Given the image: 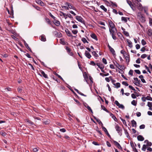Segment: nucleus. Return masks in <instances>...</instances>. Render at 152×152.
Here are the masks:
<instances>
[{"label": "nucleus", "instance_id": "obj_43", "mask_svg": "<svg viewBox=\"0 0 152 152\" xmlns=\"http://www.w3.org/2000/svg\"><path fill=\"white\" fill-rule=\"evenodd\" d=\"M74 100L75 101V102H76V103L77 104V105L79 106L81 104L78 101V100L77 99H74Z\"/></svg>", "mask_w": 152, "mask_h": 152}, {"label": "nucleus", "instance_id": "obj_49", "mask_svg": "<svg viewBox=\"0 0 152 152\" xmlns=\"http://www.w3.org/2000/svg\"><path fill=\"white\" fill-rule=\"evenodd\" d=\"M99 67L100 69H104V66L103 64H100Z\"/></svg>", "mask_w": 152, "mask_h": 152}, {"label": "nucleus", "instance_id": "obj_55", "mask_svg": "<svg viewBox=\"0 0 152 152\" xmlns=\"http://www.w3.org/2000/svg\"><path fill=\"white\" fill-rule=\"evenodd\" d=\"M124 33L127 37H128L129 36V33L127 31H124Z\"/></svg>", "mask_w": 152, "mask_h": 152}, {"label": "nucleus", "instance_id": "obj_46", "mask_svg": "<svg viewBox=\"0 0 152 152\" xmlns=\"http://www.w3.org/2000/svg\"><path fill=\"white\" fill-rule=\"evenodd\" d=\"M98 24H99L101 25H103V26H105V23L104 22H102L101 21H99L98 22Z\"/></svg>", "mask_w": 152, "mask_h": 152}, {"label": "nucleus", "instance_id": "obj_21", "mask_svg": "<svg viewBox=\"0 0 152 152\" xmlns=\"http://www.w3.org/2000/svg\"><path fill=\"white\" fill-rule=\"evenodd\" d=\"M121 19L122 21H124L125 22H127V19L129 20V18L122 17Z\"/></svg>", "mask_w": 152, "mask_h": 152}, {"label": "nucleus", "instance_id": "obj_63", "mask_svg": "<svg viewBox=\"0 0 152 152\" xmlns=\"http://www.w3.org/2000/svg\"><path fill=\"white\" fill-rule=\"evenodd\" d=\"M137 63L140 64V59L139 58H138L136 61Z\"/></svg>", "mask_w": 152, "mask_h": 152}, {"label": "nucleus", "instance_id": "obj_7", "mask_svg": "<svg viewBox=\"0 0 152 152\" xmlns=\"http://www.w3.org/2000/svg\"><path fill=\"white\" fill-rule=\"evenodd\" d=\"M115 32H113V31H111L110 32V34L112 36V37L114 40H116V37L115 36V34H116L117 32V31H115Z\"/></svg>", "mask_w": 152, "mask_h": 152}, {"label": "nucleus", "instance_id": "obj_60", "mask_svg": "<svg viewBox=\"0 0 152 152\" xmlns=\"http://www.w3.org/2000/svg\"><path fill=\"white\" fill-rule=\"evenodd\" d=\"M60 131L62 132H64L66 131V130L65 129L62 128L60 129Z\"/></svg>", "mask_w": 152, "mask_h": 152}, {"label": "nucleus", "instance_id": "obj_1", "mask_svg": "<svg viewBox=\"0 0 152 152\" xmlns=\"http://www.w3.org/2000/svg\"><path fill=\"white\" fill-rule=\"evenodd\" d=\"M108 23L109 27L110 28H109L110 32H111V31L115 32V31H117L116 28L115 27V24L111 20H109Z\"/></svg>", "mask_w": 152, "mask_h": 152}, {"label": "nucleus", "instance_id": "obj_47", "mask_svg": "<svg viewBox=\"0 0 152 152\" xmlns=\"http://www.w3.org/2000/svg\"><path fill=\"white\" fill-rule=\"evenodd\" d=\"M141 43L143 45H144L146 43L145 40L144 39H143L141 41Z\"/></svg>", "mask_w": 152, "mask_h": 152}, {"label": "nucleus", "instance_id": "obj_40", "mask_svg": "<svg viewBox=\"0 0 152 152\" xmlns=\"http://www.w3.org/2000/svg\"><path fill=\"white\" fill-rule=\"evenodd\" d=\"M101 108L102 109L106 111V112L108 113V110L105 108V107L101 105Z\"/></svg>", "mask_w": 152, "mask_h": 152}, {"label": "nucleus", "instance_id": "obj_24", "mask_svg": "<svg viewBox=\"0 0 152 152\" xmlns=\"http://www.w3.org/2000/svg\"><path fill=\"white\" fill-rule=\"evenodd\" d=\"M60 12V13L59 14L60 16H63L65 18V19H66V18H67V17H66V15L65 13L62 12Z\"/></svg>", "mask_w": 152, "mask_h": 152}, {"label": "nucleus", "instance_id": "obj_39", "mask_svg": "<svg viewBox=\"0 0 152 152\" xmlns=\"http://www.w3.org/2000/svg\"><path fill=\"white\" fill-rule=\"evenodd\" d=\"M143 7H142L141 6V4H140L139 5V6L138 7V9L140 11H142L143 10Z\"/></svg>", "mask_w": 152, "mask_h": 152}, {"label": "nucleus", "instance_id": "obj_4", "mask_svg": "<svg viewBox=\"0 0 152 152\" xmlns=\"http://www.w3.org/2000/svg\"><path fill=\"white\" fill-rule=\"evenodd\" d=\"M115 103L117 106L119 108L122 109H124V106L122 104H120V103L117 101H115Z\"/></svg>", "mask_w": 152, "mask_h": 152}, {"label": "nucleus", "instance_id": "obj_14", "mask_svg": "<svg viewBox=\"0 0 152 152\" xmlns=\"http://www.w3.org/2000/svg\"><path fill=\"white\" fill-rule=\"evenodd\" d=\"M114 65L119 69H120L119 67H121V65H120L116 61H113Z\"/></svg>", "mask_w": 152, "mask_h": 152}, {"label": "nucleus", "instance_id": "obj_62", "mask_svg": "<svg viewBox=\"0 0 152 152\" xmlns=\"http://www.w3.org/2000/svg\"><path fill=\"white\" fill-rule=\"evenodd\" d=\"M149 24L150 26H152V19L151 18H149Z\"/></svg>", "mask_w": 152, "mask_h": 152}, {"label": "nucleus", "instance_id": "obj_30", "mask_svg": "<svg viewBox=\"0 0 152 152\" xmlns=\"http://www.w3.org/2000/svg\"><path fill=\"white\" fill-rule=\"evenodd\" d=\"M113 85L115 86L117 88H118L120 87L121 84L120 83H114Z\"/></svg>", "mask_w": 152, "mask_h": 152}, {"label": "nucleus", "instance_id": "obj_19", "mask_svg": "<svg viewBox=\"0 0 152 152\" xmlns=\"http://www.w3.org/2000/svg\"><path fill=\"white\" fill-rule=\"evenodd\" d=\"M110 115L111 117L114 119V121L116 122H117L118 120L116 117L112 113H110Z\"/></svg>", "mask_w": 152, "mask_h": 152}, {"label": "nucleus", "instance_id": "obj_10", "mask_svg": "<svg viewBox=\"0 0 152 152\" xmlns=\"http://www.w3.org/2000/svg\"><path fill=\"white\" fill-rule=\"evenodd\" d=\"M137 139L138 141H143L144 140V137L142 135H139L137 136Z\"/></svg>", "mask_w": 152, "mask_h": 152}, {"label": "nucleus", "instance_id": "obj_31", "mask_svg": "<svg viewBox=\"0 0 152 152\" xmlns=\"http://www.w3.org/2000/svg\"><path fill=\"white\" fill-rule=\"evenodd\" d=\"M100 8L103 10L105 12H107V9L103 5L100 6Z\"/></svg>", "mask_w": 152, "mask_h": 152}, {"label": "nucleus", "instance_id": "obj_8", "mask_svg": "<svg viewBox=\"0 0 152 152\" xmlns=\"http://www.w3.org/2000/svg\"><path fill=\"white\" fill-rule=\"evenodd\" d=\"M85 56L89 59L91 57L90 53L87 50L85 51Z\"/></svg>", "mask_w": 152, "mask_h": 152}, {"label": "nucleus", "instance_id": "obj_34", "mask_svg": "<svg viewBox=\"0 0 152 152\" xmlns=\"http://www.w3.org/2000/svg\"><path fill=\"white\" fill-rule=\"evenodd\" d=\"M81 40L84 43H88V42L87 41L85 38H83L81 39Z\"/></svg>", "mask_w": 152, "mask_h": 152}, {"label": "nucleus", "instance_id": "obj_44", "mask_svg": "<svg viewBox=\"0 0 152 152\" xmlns=\"http://www.w3.org/2000/svg\"><path fill=\"white\" fill-rule=\"evenodd\" d=\"M146 99L148 100L152 101V98L149 96H147L146 97Z\"/></svg>", "mask_w": 152, "mask_h": 152}, {"label": "nucleus", "instance_id": "obj_59", "mask_svg": "<svg viewBox=\"0 0 152 152\" xmlns=\"http://www.w3.org/2000/svg\"><path fill=\"white\" fill-rule=\"evenodd\" d=\"M22 90V88L20 87H19L18 88V91L19 92H20Z\"/></svg>", "mask_w": 152, "mask_h": 152}, {"label": "nucleus", "instance_id": "obj_38", "mask_svg": "<svg viewBox=\"0 0 152 152\" xmlns=\"http://www.w3.org/2000/svg\"><path fill=\"white\" fill-rule=\"evenodd\" d=\"M85 107L87 109L90 111L92 113H93V111L91 108L88 105H87V106H85Z\"/></svg>", "mask_w": 152, "mask_h": 152}, {"label": "nucleus", "instance_id": "obj_42", "mask_svg": "<svg viewBox=\"0 0 152 152\" xmlns=\"http://www.w3.org/2000/svg\"><path fill=\"white\" fill-rule=\"evenodd\" d=\"M72 32L74 34H76L77 33L78 31L77 30L74 29L72 31Z\"/></svg>", "mask_w": 152, "mask_h": 152}, {"label": "nucleus", "instance_id": "obj_28", "mask_svg": "<svg viewBox=\"0 0 152 152\" xmlns=\"http://www.w3.org/2000/svg\"><path fill=\"white\" fill-rule=\"evenodd\" d=\"M127 3L129 4V5L130 6V7L133 9V5L132 4V2L131 1L127 0L126 1Z\"/></svg>", "mask_w": 152, "mask_h": 152}, {"label": "nucleus", "instance_id": "obj_51", "mask_svg": "<svg viewBox=\"0 0 152 152\" xmlns=\"http://www.w3.org/2000/svg\"><path fill=\"white\" fill-rule=\"evenodd\" d=\"M102 61L105 64H107V62L106 60L104 58H103L102 59Z\"/></svg>", "mask_w": 152, "mask_h": 152}, {"label": "nucleus", "instance_id": "obj_52", "mask_svg": "<svg viewBox=\"0 0 152 152\" xmlns=\"http://www.w3.org/2000/svg\"><path fill=\"white\" fill-rule=\"evenodd\" d=\"M122 84L123 85H124L126 86H128L129 85L128 83H127V82H125V81L123 82L122 83Z\"/></svg>", "mask_w": 152, "mask_h": 152}, {"label": "nucleus", "instance_id": "obj_58", "mask_svg": "<svg viewBox=\"0 0 152 152\" xmlns=\"http://www.w3.org/2000/svg\"><path fill=\"white\" fill-rule=\"evenodd\" d=\"M121 120L122 121L123 124L125 125H126V122L125 120L122 119V118H120Z\"/></svg>", "mask_w": 152, "mask_h": 152}, {"label": "nucleus", "instance_id": "obj_29", "mask_svg": "<svg viewBox=\"0 0 152 152\" xmlns=\"http://www.w3.org/2000/svg\"><path fill=\"white\" fill-rule=\"evenodd\" d=\"M41 73L42 75L45 78H48V77L47 74H45L43 71H41Z\"/></svg>", "mask_w": 152, "mask_h": 152}, {"label": "nucleus", "instance_id": "obj_16", "mask_svg": "<svg viewBox=\"0 0 152 152\" xmlns=\"http://www.w3.org/2000/svg\"><path fill=\"white\" fill-rule=\"evenodd\" d=\"M91 37L92 38L94 39L95 40H98V38L97 37L96 35L94 33L91 34Z\"/></svg>", "mask_w": 152, "mask_h": 152}, {"label": "nucleus", "instance_id": "obj_48", "mask_svg": "<svg viewBox=\"0 0 152 152\" xmlns=\"http://www.w3.org/2000/svg\"><path fill=\"white\" fill-rule=\"evenodd\" d=\"M61 7L63 9H64L65 10H69V7L67 6H62Z\"/></svg>", "mask_w": 152, "mask_h": 152}, {"label": "nucleus", "instance_id": "obj_2", "mask_svg": "<svg viewBox=\"0 0 152 152\" xmlns=\"http://www.w3.org/2000/svg\"><path fill=\"white\" fill-rule=\"evenodd\" d=\"M115 129L118 133L119 135L120 136H121L122 134V129L119 126L118 124H117L115 126Z\"/></svg>", "mask_w": 152, "mask_h": 152}, {"label": "nucleus", "instance_id": "obj_22", "mask_svg": "<svg viewBox=\"0 0 152 152\" xmlns=\"http://www.w3.org/2000/svg\"><path fill=\"white\" fill-rule=\"evenodd\" d=\"M65 31L68 36H69L70 37H73V36L72 35L71 33L68 29L66 30Z\"/></svg>", "mask_w": 152, "mask_h": 152}, {"label": "nucleus", "instance_id": "obj_18", "mask_svg": "<svg viewBox=\"0 0 152 152\" xmlns=\"http://www.w3.org/2000/svg\"><path fill=\"white\" fill-rule=\"evenodd\" d=\"M40 39L41 41L43 42L45 41L46 40V39L45 38V35H42L40 37Z\"/></svg>", "mask_w": 152, "mask_h": 152}, {"label": "nucleus", "instance_id": "obj_25", "mask_svg": "<svg viewBox=\"0 0 152 152\" xmlns=\"http://www.w3.org/2000/svg\"><path fill=\"white\" fill-rule=\"evenodd\" d=\"M26 121L28 123H29V124H30V126H33V125L35 126L34 123L32 121H31L29 120L28 119H26Z\"/></svg>", "mask_w": 152, "mask_h": 152}, {"label": "nucleus", "instance_id": "obj_6", "mask_svg": "<svg viewBox=\"0 0 152 152\" xmlns=\"http://www.w3.org/2000/svg\"><path fill=\"white\" fill-rule=\"evenodd\" d=\"M66 50H67V52L68 53V54L70 56H73L74 55L73 53L71 51V50L70 48H69L68 47H66Z\"/></svg>", "mask_w": 152, "mask_h": 152}, {"label": "nucleus", "instance_id": "obj_9", "mask_svg": "<svg viewBox=\"0 0 152 152\" xmlns=\"http://www.w3.org/2000/svg\"><path fill=\"white\" fill-rule=\"evenodd\" d=\"M126 41L127 42L128 45L130 48H132L133 47L132 44V42L129 39H126Z\"/></svg>", "mask_w": 152, "mask_h": 152}, {"label": "nucleus", "instance_id": "obj_57", "mask_svg": "<svg viewBox=\"0 0 152 152\" xmlns=\"http://www.w3.org/2000/svg\"><path fill=\"white\" fill-rule=\"evenodd\" d=\"M145 125L142 124L140 126V129H144L145 128Z\"/></svg>", "mask_w": 152, "mask_h": 152}, {"label": "nucleus", "instance_id": "obj_20", "mask_svg": "<svg viewBox=\"0 0 152 152\" xmlns=\"http://www.w3.org/2000/svg\"><path fill=\"white\" fill-rule=\"evenodd\" d=\"M24 43L25 46L26 47L27 49L30 51V52H32V51L30 48L29 47L28 44L25 41H24Z\"/></svg>", "mask_w": 152, "mask_h": 152}, {"label": "nucleus", "instance_id": "obj_3", "mask_svg": "<svg viewBox=\"0 0 152 152\" xmlns=\"http://www.w3.org/2000/svg\"><path fill=\"white\" fill-rule=\"evenodd\" d=\"M137 15L139 17V20L142 22H144L145 21V18L142 16L141 13L140 12H138Z\"/></svg>", "mask_w": 152, "mask_h": 152}, {"label": "nucleus", "instance_id": "obj_27", "mask_svg": "<svg viewBox=\"0 0 152 152\" xmlns=\"http://www.w3.org/2000/svg\"><path fill=\"white\" fill-rule=\"evenodd\" d=\"M143 10H144L146 14L148 15V7H143Z\"/></svg>", "mask_w": 152, "mask_h": 152}, {"label": "nucleus", "instance_id": "obj_32", "mask_svg": "<svg viewBox=\"0 0 152 152\" xmlns=\"http://www.w3.org/2000/svg\"><path fill=\"white\" fill-rule=\"evenodd\" d=\"M147 148V145H146L144 144L143 145L142 147V150L144 151H145L146 148Z\"/></svg>", "mask_w": 152, "mask_h": 152}, {"label": "nucleus", "instance_id": "obj_26", "mask_svg": "<svg viewBox=\"0 0 152 152\" xmlns=\"http://www.w3.org/2000/svg\"><path fill=\"white\" fill-rule=\"evenodd\" d=\"M147 33L149 36H152V30L151 29H149L148 30L147 32Z\"/></svg>", "mask_w": 152, "mask_h": 152}, {"label": "nucleus", "instance_id": "obj_54", "mask_svg": "<svg viewBox=\"0 0 152 152\" xmlns=\"http://www.w3.org/2000/svg\"><path fill=\"white\" fill-rule=\"evenodd\" d=\"M90 64H91L92 65L94 66H95L96 65V64L95 63L94 61H91Z\"/></svg>", "mask_w": 152, "mask_h": 152}, {"label": "nucleus", "instance_id": "obj_35", "mask_svg": "<svg viewBox=\"0 0 152 152\" xmlns=\"http://www.w3.org/2000/svg\"><path fill=\"white\" fill-rule=\"evenodd\" d=\"M92 53L93 55L95 57H98V55L96 53V52L95 51H93L92 52Z\"/></svg>", "mask_w": 152, "mask_h": 152}, {"label": "nucleus", "instance_id": "obj_33", "mask_svg": "<svg viewBox=\"0 0 152 152\" xmlns=\"http://www.w3.org/2000/svg\"><path fill=\"white\" fill-rule=\"evenodd\" d=\"M147 106L149 107V110L151 109L152 107V103L150 102H148Z\"/></svg>", "mask_w": 152, "mask_h": 152}, {"label": "nucleus", "instance_id": "obj_13", "mask_svg": "<svg viewBox=\"0 0 152 152\" xmlns=\"http://www.w3.org/2000/svg\"><path fill=\"white\" fill-rule=\"evenodd\" d=\"M65 5L67 6V7H69V8H70V9H74V7H73L68 2H66L65 4Z\"/></svg>", "mask_w": 152, "mask_h": 152}, {"label": "nucleus", "instance_id": "obj_41", "mask_svg": "<svg viewBox=\"0 0 152 152\" xmlns=\"http://www.w3.org/2000/svg\"><path fill=\"white\" fill-rule=\"evenodd\" d=\"M131 104L134 106H136L137 105V102L135 100H133L131 102Z\"/></svg>", "mask_w": 152, "mask_h": 152}, {"label": "nucleus", "instance_id": "obj_50", "mask_svg": "<svg viewBox=\"0 0 152 152\" xmlns=\"http://www.w3.org/2000/svg\"><path fill=\"white\" fill-rule=\"evenodd\" d=\"M126 59V62H127L128 61V62H129V56H127L125 57Z\"/></svg>", "mask_w": 152, "mask_h": 152}, {"label": "nucleus", "instance_id": "obj_37", "mask_svg": "<svg viewBox=\"0 0 152 152\" xmlns=\"http://www.w3.org/2000/svg\"><path fill=\"white\" fill-rule=\"evenodd\" d=\"M94 118L96 121L99 124H101V125H103L102 123L101 122V121L99 119L96 118Z\"/></svg>", "mask_w": 152, "mask_h": 152}, {"label": "nucleus", "instance_id": "obj_64", "mask_svg": "<svg viewBox=\"0 0 152 152\" xmlns=\"http://www.w3.org/2000/svg\"><path fill=\"white\" fill-rule=\"evenodd\" d=\"M102 129L105 133L108 132L107 129L105 127L102 126Z\"/></svg>", "mask_w": 152, "mask_h": 152}, {"label": "nucleus", "instance_id": "obj_61", "mask_svg": "<svg viewBox=\"0 0 152 152\" xmlns=\"http://www.w3.org/2000/svg\"><path fill=\"white\" fill-rule=\"evenodd\" d=\"M46 21L47 22V23L48 24H51L50 21V20H49V19H48V18H46Z\"/></svg>", "mask_w": 152, "mask_h": 152}, {"label": "nucleus", "instance_id": "obj_12", "mask_svg": "<svg viewBox=\"0 0 152 152\" xmlns=\"http://www.w3.org/2000/svg\"><path fill=\"white\" fill-rule=\"evenodd\" d=\"M54 23L57 26H59L60 25V22L54 19L53 21Z\"/></svg>", "mask_w": 152, "mask_h": 152}, {"label": "nucleus", "instance_id": "obj_23", "mask_svg": "<svg viewBox=\"0 0 152 152\" xmlns=\"http://www.w3.org/2000/svg\"><path fill=\"white\" fill-rule=\"evenodd\" d=\"M132 126V127H136L137 126L136 122L134 120L131 121Z\"/></svg>", "mask_w": 152, "mask_h": 152}, {"label": "nucleus", "instance_id": "obj_36", "mask_svg": "<svg viewBox=\"0 0 152 152\" xmlns=\"http://www.w3.org/2000/svg\"><path fill=\"white\" fill-rule=\"evenodd\" d=\"M124 130L125 131V135H126L127 137L129 138V137H130L129 135V133L128 132L127 130L126 129H124Z\"/></svg>", "mask_w": 152, "mask_h": 152}, {"label": "nucleus", "instance_id": "obj_17", "mask_svg": "<svg viewBox=\"0 0 152 152\" xmlns=\"http://www.w3.org/2000/svg\"><path fill=\"white\" fill-rule=\"evenodd\" d=\"M108 47L109 49L110 52L112 53L113 54H114L115 53V52L113 48L110 46L109 45H108Z\"/></svg>", "mask_w": 152, "mask_h": 152}, {"label": "nucleus", "instance_id": "obj_45", "mask_svg": "<svg viewBox=\"0 0 152 152\" xmlns=\"http://www.w3.org/2000/svg\"><path fill=\"white\" fill-rule=\"evenodd\" d=\"M147 55L144 54L142 55L141 56V57L142 58H145L146 57H147Z\"/></svg>", "mask_w": 152, "mask_h": 152}, {"label": "nucleus", "instance_id": "obj_53", "mask_svg": "<svg viewBox=\"0 0 152 152\" xmlns=\"http://www.w3.org/2000/svg\"><path fill=\"white\" fill-rule=\"evenodd\" d=\"M135 72L137 74L140 75L141 73L140 71L139 70H134Z\"/></svg>", "mask_w": 152, "mask_h": 152}, {"label": "nucleus", "instance_id": "obj_5", "mask_svg": "<svg viewBox=\"0 0 152 152\" xmlns=\"http://www.w3.org/2000/svg\"><path fill=\"white\" fill-rule=\"evenodd\" d=\"M76 19L79 22H81L82 23H84L83 18L80 16H76Z\"/></svg>", "mask_w": 152, "mask_h": 152}, {"label": "nucleus", "instance_id": "obj_11", "mask_svg": "<svg viewBox=\"0 0 152 152\" xmlns=\"http://www.w3.org/2000/svg\"><path fill=\"white\" fill-rule=\"evenodd\" d=\"M36 2L38 4L40 5L43 6H44V3L40 0H36Z\"/></svg>", "mask_w": 152, "mask_h": 152}, {"label": "nucleus", "instance_id": "obj_56", "mask_svg": "<svg viewBox=\"0 0 152 152\" xmlns=\"http://www.w3.org/2000/svg\"><path fill=\"white\" fill-rule=\"evenodd\" d=\"M135 47L136 49L138 50L140 48V45L138 44H137L135 45Z\"/></svg>", "mask_w": 152, "mask_h": 152}, {"label": "nucleus", "instance_id": "obj_15", "mask_svg": "<svg viewBox=\"0 0 152 152\" xmlns=\"http://www.w3.org/2000/svg\"><path fill=\"white\" fill-rule=\"evenodd\" d=\"M113 142L117 146V148L118 149H121L122 148L120 144L118 142L115 141H114Z\"/></svg>", "mask_w": 152, "mask_h": 152}]
</instances>
